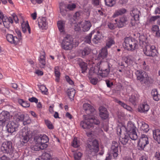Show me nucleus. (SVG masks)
<instances>
[{"label": "nucleus", "mask_w": 160, "mask_h": 160, "mask_svg": "<svg viewBox=\"0 0 160 160\" xmlns=\"http://www.w3.org/2000/svg\"><path fill=\"white\" fill-rule=\"evenodd\" d=\"M83 108L88 115L83 116L84 119L81 121L80 126L83 129H88L93 127L94 125H98L100 121L97 118L89 115L95 111V109L91 105L85 103L83 106Z\"/></svg>", "instance_id": "obj_1"}, {"label": "nucleus", "mask_w": 160, "mask_h": 160, "mask_svg": "<svg viewBox=\"0 0 160 160\" xmlns=\"http://www.w3.org/2000/svg\"><path fill=\"white\" fill-rule=\"evenodd\" d=\"M146 39V38L144 36L141 35L139 37L140 42L142 43L144 45L142 47H143L144 53L148 56L153 57H155L157 53L155 47L154 46H151L149 44L146 43L145 42Z\"/></svg>", "instance_id": "obj_2"}, {"label": "nucleus", "mask_w": 160, "mask_h": 160, "mask_svg": "<svg viewBox=\"0 0 160 160\" xmlns=\"http://www.w3.org/2000/svg\"><path fill=\"white\" fill-rule=\"evenodd\" d=\"M123 46L124 48L128 51H133L138 48V45L134 39L126 37L124 38Z\"/></svg>", "instance_id": "obj_3"}, {"label": "nucleus", "mask_w": 160, "mask_h": 160, "mask_svg": "<svg viewBox=\"0 0 160 160\" xmlns=\"http://www.w3.org/2000/svg\"><path fill=\"white\" fill-rule=\"evenodd\" d=\"M97 74L102 77H106L109 73L110 66L107 62H101L99 66Z\"/></svg>", "instance_id": "obj_4"}, {"label": "nucleus", "mask_w": 160, "mask_h": 160, "mask_svg": "<svg viewBox=\"0 0 160 160\" xmlns=\"http://www.w3.org/2000/svg\"><path fill=\"white\" fill-rule=\"evenodd\" d=\"M124 127L127 132V133L129 134V138L133 140H137L138 136L136 131V127L131 122H129L127 126Z\"/></svg>", "instance_id": "obj_5"}, {"label": "nucleus", "mask_w": 160, "mask_h": 160, "mask_svg": "<svg viewBox=\"0 0 160 160\" xmlns=\"http://www.w3.org/2000/svg\"><path fill=\"white\" fill-rule=\"evenodd\" d=\"M124 126H118L117 128V132L118 135H119V140L123 145H126L129 139V134L128 133L122 134V132L124 131Z\"/></svg>", "instance_id": "obj_6"}, {"label": "nucleus", "mask_w": 160, "mask_h": 160, "mask_svg": "<svg viewBox=\"0 0 160 160\" xmlns=\"http://www.w3.org/2000/svg\"><path fill=\"white\" fill-rule=\"evenodd\" d=\"M73 38L70 35H65L62 43V48L66 50L71 49L73 47Z\"/></svg>", "instance_id": "obj_7"}, {"label": "nucleus", "mask_w": 160, "mask_h": 160, "mask_svg": "<svg viewBox=\"0 0 160 160\" xmlns=\"http://www.w3.org/2000/svg\"><path fill=\"white\" fill-rule=\"evenodd\" d=\"M135 74L138 80L142 83H147L149 80V78L147 73L141 70H137Z\"/></svg>", "instance_id": "obj_8"}, {"label": "nucleus", "mask_w": 160, "mask_h": 160, "mask_svg": "<svg viewBox=\"0 0 160 160\" xmlns=\"http://www.w3.org/2000/svg\"><path fill=\"white\" fill-rule=\"evenodd\" d=\"M48 141V138L45 134L40 135L39 136L35 137L34 138V142H36L38 143H40L45 148L48 146L46 143Z\"/></svg>", "instance_id": "obj_9"}, {"label": "nucleus", "mask_w": 160, "mask_h": 160, "mask_svg": "<svg viewBox=\"0 0 160 160\" xmlns=\"http://www.w3.org/2000/svg\"><path fill=\"white\" fill-rule=\"evenodd\" d=\"M1 150L4 153H10L12 152L13 150V147L11 141H8L3 142L1 147Z\"/></svg>", "instance_id": "obj_10"}, {"label": "nucleus", "mask_w": 160, "mask_h": 160, "mask_svg": "<svg viewBox=\"0 0 160 160\" xmlns=\"http://www.w3.org/2000/svg\"><path fill=\"white\" fill-rule=\"evenodd\" d=\"M87 149L91 152H94L95 153L97 152L99 150L98 142L96 139H94L92 141H90L89 143L87 144Z\"/></svg>", "instance_id": "obj_11"}, {"label": "nucleus", "mask_w": 160, "mask_h": 160, "mask_svg": "<svg viewBox=\"0 0 160 160\" xmlns=\"http://www.w3.org/2000/svg\"><path fill=\"white\" fill-rule=\"evenodd\" d=\"M21 136L20 142L22 144L26 143L29 140V137L28 131L25 128H22L20 132Z\"/></svg>", "instance_id": "obj_12"}, {"label": "nucleus", "mask_w": 160, "mask_h": 160, "mask_svg": "<svg viewBox=\"0 0 160 160\" xmlns=\"http://www.w3.org/2000/svg\"><path fill=\"white\" fill-rule=\"evenodd\" d=\"M148 143V138L147 136L144 134L142 135L138 143V146L140 147L141 149H143Z\"/></svg>", "instance_id": "obj_13"}, {"label": "nucleus", "mask_w": 160, "mask_h": 160, "mask_svg": "<svg viewBox=\"0 0 160 160\" xmlns=\"http://www.w3.org/2000/svg\"><path fill=\"white\" fill-rule=\"evenodd\" d=\"M119 144L117 142L114 141L112 142L111 147L112 153L114 158L117 157L118 155V152Z\"/></svg>", "instance_id": "obj_14"}, {"label": "nucleus", "mask_w": 160, "mask_h": 160, "mask_svg": "<svg viewBox=\"0 0 160 160\" xmlns=\"http://www.w3.org/2000/svg\"><path fill=\"white\" fill-rule=\"evenodd\" d=\"M7 130L8 132L12 133L18 130V125L13 122H9L7 125Z\"/></svg>", "instance_id": "obj_15"}, {"label": "nucleus", "mask_w": 160, "mask_h": 160, "mask_svg": "<svg viewBox=\"0 0 160 160\" xmlns=\"http://www.w3.org/2000/svg\"><path fill=\"white\" fill-rule=\"evenodd\" d=\"M127 18L124 16L121 17L119 20L116 19L115 22H116L117 27L121 28L123 27L126 24V22L128 21Z\"/></svg>", "instance_id": "obj_16"}, {"label": "nucleus", "mask_w": 160, "mask_h": 160, "mask_svg": "<svg viewBox=\"0 0 160 160\" xmlns=\"http://www.w3.org/2000/svg\"><path fill=\"white\" fill-rule=\"evenodd\" d=\"M1 19L2 20L4 26L7 28H9L11 24L13 22L12 18L10 17L8 18L7 17L4 16Z\"/></svg>", "instance_id": "obj_17"}, {"label": "nucleus", "mask_w": 160, "mask_h": 160, "mask_svg": "<svg viewBox=\"0 0 160 160\" xmlns=\"http://www.w3.org/2000/svg\"><path fill=\"white\" fill-rule=\"evenodd\" d=\"M7 40L11 44L17 45L19 41V39L17 37L13 36L11 34H7L6 36Z\"/></svg>", "instance_id": "obj_18"}, {"label": "nucleus", "mask_w": 160, "mask_h": 160, "mask_svg": "<svg viewBox=\"0 0 160 160\" xmlns=\"http://www.w3.org/2000/svg\"><path fill=\"white\" fill-rule=\"evenodd\" d=\"M38 25L40 28L46 29L48 28V23L46 22V18L43 17L38 20Z\"/></svg>", "instance_id": "obj_19"}, {"label": "nucleus", "mask_w": 160, "mask_h": 160, "mask_svg": "<svg viewBox=\"0 0 160 160\" xmlns=\"http://www.w3.org/2000/svg\"><path fill=\"white\" fill-rule=\"evenodd\" d=\"M130 14L134 18V20L136 21L139 20L141 13L137 8H133L130 12Z\"/></svg>", "instance_id": "obj_20"}, {"label": "nucleus", "mask_w": 160, "mask_h": 160, "mask_svg": "<svg viewBox=\"0 0 160 160\" xmlns=\"http://www.w3.org/2000/svg\"><path fill=\"white\" fill-rule=\"evenodd\" d=\"M9 118V113L8 112L2 111L0 113V121L3 123L8 121Z\"/></svg>", "instance_id": "obj_21"}, {"label": "nucleus", "mask_w": 160, "mask_h": 160, "mask_svg": "<svg viewBox=\"0 0 160 160\" xmlns=\"http://www.w3.org/2000/svg\"><path fill=\"white\" fill-rule=\"evenodd\" d=\"M81 27L83 31H88L91 26V24L90 21H85L81 22Z\"/></svg>", "instance_id": "obj_22"}, {"label": "nucleus", "mask_w": 160, "mask_h": 160, "mask_svg": "<svg viewBox=\"0 0 160 160\" xmlns=\"http://www.w3.org/2000/svg\"><path fill=\"white\" fill-rule=\"evenodd\" d=\"M149 109V106L145 103L140 105L138 108V112L141 113L147 112L148 111Z\"/></svg>", "instance_id": "obj_23"}, {"label": "nucleus", "mask_w": 160, "mask_h": 160, "mask_svg": "<svg viewBox=\"0 0 160 160\" xmlns=\"http://www.w3.org/2000/svg\"><path fill=\"white\" fill-rule=\"evenodd\" d=\"M65 21L63 20H60L57 22V25L60 32L64 33L65 31Z\"/></svg>", "instance_id": "obj_24"}, {"label": "nucleus", "mask_w": 160, "mask_h": 160, "mask_svg": "<svg viewBox=\"0 0 160 160\" xmlns=\"http://www.w3.org/2000/svg\"><path fill=\"white\" fill-rule=\"evenodd\" d=\"M126 12V9L123 8L116 10L115 11L114 13L112 16V17L113 18H117L120 15H121L125 13Z\"/></svg>", "instance_id": "obj_25"}, {"label": "nucleus", "mask_w": 160, "mask_h": 160, "mask_svg": "<svg viewBox=\"0 0 160 160\" xmlns=\"http://www.w3.org/2000/svg\"><path fill=\"white\" fill-rule=\"evenodd\" d=\"M140 129L144 132H147L149 130L148 125L143 122H140L139 125Z\"/></svg>", "instance_id": "obj_26"}, {"label": "nucleus", "mask_w": 160, "mask_h": 160, "mask_svg": "<svg viewBox=\"0 0 160 160\" xmlns=\"http://www.w3.org/2000/svg\"><path fill=\"white\" fill-rule=\"evenodd\" d=\"M102 38V33L99 31H98L97 33L94 35L92 39V41L94 43H98Z\"/></svg>", "instance_id": "obj_27"}, {"label": "nucleus", "mask_w": 160, "mask_h": 160, "mask_svg": "<svg viewBox=\"0 0 160 160\" xmlns=\"http://www.w3.org/2000/svg\"><path fill=\"white\" fill-rule=\"evenodd\" d=\"M153 137L154 139L157 141L159 143H160V130L157 129L153 131Z\"/></svg>", "instance_id": "obj_28"}, {"label": "nucleus", "mask_w": 160, "mask_h": 160, "mask_svg": "<svg viewBox=\"0 0 160 160\" xmlns=\"http://www.w3.org/2000/svg\"><path fill=\"white\" fill-rule=\"evenodd\" d=\"M34 142L35 144L32 146L31 147V148L32 150L37 151L41 149H44L45 148H44L40 143H38L36 142Z\"/></svg>", "instance_id": "obj_29"}, {"label": "nucleus", "mask_w": 160, "mask_h": 160, "mask_svg": "<svg viewBox=\"0 0 160 160\" xmlns=\"http://www.w3.org/2000/svg\"><path fill=\"white\" fill-rule=\"evenodd\" d=\"M114 101L115 102L119 104L122 107H123L124 108L128 110L129 111H131L132 110V109L131 107L128 106L127 104L117 99H114Z\"/></svg>", "instance_id": "obj_30"}, {"label": "nucleus", "mask_w": 160, "mask_h": 160, "mask_svg": "<svg viewBox=\"0 0 160 160\" xmlns=\"http://www.w3.org/2000/svg\"><path fill=\"white\" fill-rule=\"evenodd\" d=\"M39 62L41 64V67L44 68L46 65L45 54L43 53L42 55H41L38 59Z\"/></svg>", "instance_id": "obj_31"}, {"label": "nucleus", "mask_w": 160, "mask_h": 160, "mask_svg": "<svg viewBox=\"0 0 160 160\" xmlns=\"http://www.w3.org/2000/svg\"><path fill=\"white\" fill-rule=\"evenodd\" d=\"M151 93L153 99L155 101H158L160 99V95L158 94L156 89H154L152 90Z\"/></svg>", "instance_id": "obj_32"}, {"label": "nucleus", "mask_w": 160, "mask_h": 160, "mask_svg": "<svg viewBox=\"0 0 160 160\" xmlns=\"http://www.w3.org/2000/svg\"><path fill=\"white\" fill-rule=\"evenodd\" d=\"M107 48L104 47L102 49L101 52L98 55V57L103 58L107 56Z\"/></svg>", "instance_id": "obj_33"}, {"label": "nucleus", "mask_w": 160, "mask_h": 160, "mask_svg": "<svg viewBox=\"0 0 160 160\" xmlns=\"http://www.w3.org/2000/svg\"><path fill=\"white\" fill-rule=\"evenodd\" d=\"M41 160H52L51 155L47 152H45L42 154L41 156Z\"/></svg>", "instance_id": "obj_34"}, {"label": "nucleus", "mask_w": 160, "mask_h": 160, "mask_svg": "<svg viewBox=\"0 0 160 160\" xmlns=\"http://www.w3.org/2000/svg\"><path fill=\"white\" fill-rule=\"evenodd\" d=\"M114 43V38L113 37H109L106 43V46L105 47L106 48H109Z\"/></svg>", "instance_id": "obj_35"}, {"label": "nucleus", "mask_w": 160, "mask_h": 160, "mask_svg": "<svg viewBox=\"0 0 160 160\" xmlns=\"http://www.w3.org/2000/svg\"><path fill=\"white\" fill-rule=\"evenodd\" d=\"M18 102L22 107L24 108H28L30 106V104L27 101H24L23 99H19Z\"/></svg>", "instance_id": "obj_36"}, {"label": "nucleus", "mask_w": 160, "mask_h": 160, "mask_svg": "<svg viewBox=\"0 0 160 160\" xmlns=\"http://www.w3.org/2000/svg\"><path fill=\"white\" fill-rule=\"evenodd\" d=\"M60 10L61 13L63 16H65L66 15L67 11L65 9V6L63 4H62L60 5Z\"/></svg>", "instance_id": "obj_37"}, {"label": "nucleus", "mask_w": 160, "mask_h": 160, "mask_svg": "<svg viewBox=\"0 0 160 160\" xmlns=\"http://www.w3.org/2000/svg\"><path fill=\"white\" fill-rule=\"evenodd\" d=\"M59 68L58 67L56 66L54 68V73L56 77V81L58 82L59 80L60 73L59 71Z\"/></svg>", "instance_id": "obj_38"}, {"label": "nucleus", "mask_w": 160, "mask_h": 160, "mask_svg": "<svg viewBox=\"0 0 160 160\" xmlns=\"http://www.w3.org/2000/svg\"><path fill=\"white\" fill-rule=\"evenodd\" d=\"M67 93L69 98L71 99H73L75 93V91L73 89H71L68 90Z\"/></svg>", "instance_id": "obj_39"}, {"label": "nucleus", "mask_w": 160, "mask_h": 160, "mask_svg": "<svg viewBox=\"0 0 160 160\" xmlns=\"http://www.w3.org/2000/svg\"><path fill=\"white\" fill-rule=\"evenodd\" d=\"M91 52L90 49L88 47H86L84 48L82 52V55L83 56L88 55Z\"/></svg>", "instance_id": "obj_40"}, {"label": "nucleus", "mask_w": 160, "mask_h": 160, "mask_svg": "<svg viewBox=\"0 0 160 160\" xmlns=\"http://www.w3.org/2000/svg\"><path fill=\"white\" fill-rule=\"evenodd\" d=\"M79 66L82 69V72L84 73L87 69V64L84 62H82L79 63Z\"/></svg>", "instance_id": "obj_41"}, {"label": "nucleus", "mask_w": 160, "mask_h": 160, "mask_svg": "<svg viewBox=\"0 0 160 160\" xmlns=\"http://www.w3.org/2000/svg\"><path fill=\"white\" fill-rule=\"evenodd\" d=\"M94 33V32L92 31L85 38L84 41L87 43L90 44L91 42V38L92 35Z\"/></svg>", "instance_id": "obj_42"}, {"label": "nucleus", "mask_w": 160, "mask_h": 160, "mask_svg": "<svg viewBox=\"0 0 160 160\" xmlns=\"http://www.w3.org/2000/svg\"><path fill=\"white\" fill-rule=\"evenodd\" d=\"M82 156V153L79 151H76L74 154L75 160H80Z\"/></svg>", "instance_id": "obj_43"}, {"label": "nucleus", "mask_w": 160, "mask_h": 160, "mask_svg": "<svg viewBox=\"0 0 160 160\" xmlns=\"http://www.w3.org/2000/svg\"><path fill=\"white\" fill-rule=\"evenodd\" d=\"M106 5L109 7H112L115 4V0H104Z\"/></svg>", "instance_id": "obj_44"}, {"label": "nucleus", "mask_w": 160, "mask_h": 160, "mask_svg": "<svg viewBox=\"0 0 160 160\" xmlns=\"http://www.w3.org/2000/svg\"><path fill=\"white\" fill-rule=\"evenodd\" d=\"M72 145L75 148L78 147L80 145V142L79 141H78L77 138H75L72 142Z\"/></svg>", "instance_id": "obj_45"}, {"label": "nucleus", "mask_w": 160, "mask_h": 160, "mask_svg": "<svg viewBox=\"0 0 160 160\" xmlns=\"http://www.w3.org/2000/svg\"><path fill=\"white\" fill-rule=\"evenodd\" d=\"M45 122L48 127L50 129H52L53 128V127L52 123L49 120H45Z\"/></svg>", "instance_id": "obj_46"}, {"label": "nucleus", "mask_w": 160, "mask_h": 160, "mask_svg": "<svg viewBox=\"0 0 160 160\" xmlns=\"http://www.w3.org/2000/svg\"><path fill=\"white\" fill-rule=\"evenodd\" d=\"M108 26L109 28L111 30L114 29L117 27L116 22L114 24L110 22L108 23Z\"/></svg>", "instance_id": "obj_47"}, {"label": "nucleus", "mask_w": 160, "mask_h": 160, "mask_svg": "<svg viewBox=\"0 0 160 160\" xmlns=\"http://www.w3.org/2000/svg\"><path fill=\"white\" fill-rule=\"evenodd\" d=\"M159 18H160V16L159 15L152 16L149 19V22H154L156 20H158Z\"/></svg>", "instance_id": "obj_48"}, {"label": "nucleus", "mask_w": 160, "mask_h": 160, "mask_svg": "<svg viewBox=\"0 0 160 160\" xmlns=\"http://www.w3.org/2000/svg\"><path fill=\"white\" fill-rule=\"evenodd\" d=\"M74 29L76 31H79L80 30V26H81V22L78 23H74Z\"/></svg>", "instance_id": "obj_49"}, {"label": "nucleus", "mask_w": 160, "mask_h": 160, "mask_svg": "<svg viewBox=\"0 0 160 160\" xmlns=\"http://www.w3.org/2000/svg\"><path fill=\"white\" fill-rule=\"evenodd\" d=\"M100 116L103 119H106L108 117L107 112H100Z\"/></svg>", "instance_id": "obj_50"}, {"label": "nucleus", "mask_w": 160, "mask_h": 160, "mask_svg": "<svg viewBox=\"0 0 160 160\" xmlns=\"http://www.w3.org/2000/svg\"><path fill=\"white\" fill-rule=\"evenodd\" d=\"M21 26L22 28H28L29 27L28 22L27 21L26 22L23 21L21 24Z\"/></svg>", "instance_id": "obj_51"}, {"label": "nucleus", "mask_w": 160, "mask_h": 160, "mask_svg": "<svg viewBox=\"0 0 160 160\" xmlns=\"http://www.w3.org/2000/svg\"><path fill=\"white\" fill-rule=\"evenodd\" d=\"M159 29V27L157 25H153L151 28V32L152 33L156 31Z\"/></svg>", "instance_id": "obj_52"}, {"label": "nucleus", "mask_w": 160, "mask_h": 160, "mask_svg": "<svg viewBox=\"0 0 160 160\" xmlns=\"http://www.w3.org/2000/svg\"><path fill=\"white\" fill-rule=\"evenodd\" d=\"M76 7V5L75 4L72 3L68 4L67 6V8L70 10H72L75 8Z\"/></svg>", "instance_id": "obj_53"}, {"label": "nucleus", "mask_w": 160, "mask_h": 160, "mask_svg": "<svg viewBox=\"0 0 160 160\" xmlns=\"http://www.w3.org/2000/svg\"><path fill=\"white\" fill-rule=\"evenodd\" d=\"M98 79L96 78H90V82L94 85L96 84L98 82Z\"/></svg>", "instance_id": "obj_54"}, {"label": "nucleus", "mask_w": 160, "mask_h": 160, "mask_svg": "<svg viewBox=\"0 0 160 160\" xmlns=\"http://www.w3.org/2000/svg\"><path fill=\"white\" fill-rule=\"evenodd\" d=\"M40 89L42 93H43L45 94H47L46 93L47 92L48 89L46 88V87L44 86H41L40 87Z\"/></svg>", "instance_id": "obj_55"}, {"label": "nucleus", "mask_w": 160, "mask_h": 160, "mask_svg": "<svg viewBox=\"0 0 160 160\" xmlns=\"http://www.w3.org/2000/svg\"><path fill=\"white\" fill-rule=\"evenodd\" d=\"M31 2L33 4H35L37 3L38 4L41 3L43 0H30Z\"/></svg>", "instance_id": "obj_56"}, {"label": "nucleus", "mask_w": 160, "mask_h": 160, "mask_svg": "<svg viewBox=\"0 0 160 160\" xmlns=\"http://www.w3.org/2000/svg\"><path fill=\"white\" fill-rule=\"evenodd\" d=\"M29 101L31 102H35L36 103L38 102V99L35 97H32L28 99Z\"/></svg>", "instance_id": "obj_57"}, {"label": "nucleus", "mask_w": 160, "mask_h": 160, "mask_svg": "<svg viewBox=\"0 0 160 160\" xmlns=\"http://www.w3.org/2000/svg\"><path fill=\"white\" fill-rule=\"evenodd\" d=\"M153 34H154L155 37L158 38H160V29H159L156 31L152 33Z\"/></svg>", "instance_id": "obj_58"}, {"label": "nucleus", "mask_w": 160, "mask_h": 160, "mask_svg": "<svg viewBox=\"0 0 160 160\" xmlns=\"http://www.w3.org/2000/svg\"><path fill=\"white\" fill-rule=\"evenodd\" d=\"M16 32L18 36V39H19V41L21 39V33L20 32V31L18 30V29H16Z\"/></svg>", "instance_id": "obj_59"}, {"label": "nucleus", "mask_w": 160, "mask_h": 160, "mask_svg": "<svg viewBox=\"0 0 160 160\" xmlns=\"http://www.w3.org/2000/svg\"><path fill=\"white\" fill-rule=\"evenodd\" d=\"M65 78L67 82H68L69 83V84L71 85H73V81L68 76H66Z\"/></svg>", "instance_id": "obj_60"}, {"label": "nucleus", "mask_w": 160, "mask_h": 160, "mask_svg": "<svg viewBox=\"0 0 160 160\" xmlns=\"http://www.w3.org/2000/svg\"><path fill=\"white\" fill-rule=\"evenodd\" d=\"M86 134L87 136L90 138H94V135L92 132L89 131L86 133Z\"/></svg>", "instance_id": "obj_61"}, {"label": "nucleus", "mask_w": 160, "mask_h": 160, "mask_svg": "<svg viewBox=\"0 0 160 160\" xmlns=\"http://www.w3.org/2000/svg\"><path fill=\"white\" fill-rule=\"evenodd\" d=\"M100 112H107V109L103 107H101L99 108Z\"/></svg>", "instance_id": "obj_62"}, {"label": "nucleus", "mask_w": 160, "mask_h": 160, "mask_svg": "<svg viewBox=\"0 0 160 160\" xmlns=\"http://www.w3.org/2000/svg\"><path fill=\"white\" fill-rule=\"evenodd\" d=\"M154 12L155 14H160V6L157 7L155 8Z\"/></svg>", "instance_id": "obj_63"}, {"label": "nucleus", "mask_w": 160, "mask_h": 160, "mask_svg": "<svg viewBox=\"0 0 160 160\" xmlns=\"http://www.w3.org/2000/svg\"><path fill=\"white\" fill-rule=\"evenodd\" d=\"M136 100V98L134 96H132L129 98L130 101L132 103H134Z\"/></svg>", "instance_id": "obj_64"}]
</instances>
